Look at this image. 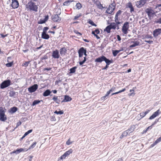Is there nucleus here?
I'll use <instances>...</instances> for the list:
<instances>
[{
    "instance_id": "6ab92c4d",
    "label": "nucleus",
    "mask_w": 161,
    "mask_h": 161,
    "mask_svg": "<svg viewBox=\"0 0 161 161\" xmlns=\"http://www.w3.org/2000/svg\"><path fill=\"white\" fill-rule=\"evenodd\" d=\"M67 51L65 47L61 48L60 49V53L61 56L64 55Z\"/></svg>"
},
{
    "instance_id": "39448f33",
    "label": "nucleus",
    "mask_w": 161,
    "mask_h": 161,
    "mask_svg": "<svg viewBox=\"0 0 161 161\" xmlns=\"http://www.w3.org/2000/svg\"><path fill=\"white\" fill-rule=\"evenodd\" d=\"M7 119V116L5 115V111L3 110L0 111V120L2 121H5Z\"/></svg>"
},
{
    "instance_id": "c756f323",
    "label": "nucleus",
    "mask_w": 161,
    "mask_h": 161,
    "mask_svg": "<svg viewBox=\"0 0 161 161\" xmlns=\"http://www.w3.org/2000/svg\"><path fill=\"white\" fill-rule=\"evenodd\" d=\"M42 101V100H34L32 104V106H34L36 104H37L38 103H39L41 101Z\"/></svg>"
},
{
    "instance_id": "0eeeda50",
    "label": "nucleus",
    "mask_w": 161,
    "mask_h": 161,
    "mask_svg": "<svg viewBox=\"0 0 161 161\" xmlns=\"http://www.w3.org/2000/svg\"><path fill=\"white\" fill-rule=\"evenodd\" d=\"M63 96H54L52 99L56 103L59 104V103L61 102V100L63 99Z\"/></svg>"
},
{
    "instance_id": "5701e85b",
    "label": "nucleus",
    "mask_w": 161,
    "mask_h": 161,
    "mask_svg": "<svg viewBox=\"0 0 161 161\" xmlns=\"http://www.w3.org/2000/svg\"><path fill=\"white\" fill-rule=\"evenodd\" d=\"M131 43H133V44H132L131 45H130V47L131 48L133 47H135L136 46H137L139 45L140 42L138 41H132L131 42Z\"/></svg>"
},
{
    "instance_id": "20e7f679",
    "label": "nucleus",
    "mask_w": 161,
    "mask_h": 161,
    "mask_svg": "<svg viewBox=\"0 0 161 161\" xmlns=\"http://www.w3.org/2000/svg\"><path fill=\"white\" fill-rule=\"evenodd\" d=\"M129 22H126L124 23L122 27V31L125 34H126L128 33L127 31L129 27Z\"/></svg>"
},
{
    "instance_id": "de8ad7c7",
    "label": "nucleus",
    "mask_w": 161,
    "mask_h": 161,
    "mask_svg": "<svg viewBox=\"0 0 161 161\" xmlns=\"http://www.w3.org/2000/svg\"><path fill=\"white\" fill-rule=\"evenodd\" d=\"M132 6V4L130 2L128 3L126 5V8H130Z\"/></svg>"
},
{
    "instance_id": "69168bd1",
    "label": "nucleus",
    "mask_w": 161,
    "mask_h": 161,
    "mask_svg": "<svg viewBox=\"0 0 161 161\" xmlns=\"http://www.w3.org/2000/svg\"><path fill=\"white\" fill-rule=\"evenodd\" d=\"M107 97V96H106V95H105V96L102 97L101 98V100H105V99H106V97Z\"/></svg>"
},
{
    "instance_id": "9d476101",
    "label": "nucleus",
    "mask_w": 161,
    "mask_h": 161,
    "mask_svg": "<svg viewBox=\"0 0 161 161\" xmlns=\"http://www.w3.org/2000/svg\"><path fill=\"white\" fill-rule=\"evenodd\" d=\"M161 33V29L158 28L155 29L153 32V36L155 37H157Z\"/></svg>"
},
{
    "instance_id": "c9c22d12",
    "label": "nucleus",
    "mask_w": 161,
    "mask_h": 161,
    "mask_svg": "<svg viewBox=\"0 0 161 161\" xmlns=\"http://www.w3.org/2000/svg\"><path fill=\"white\" fill-rule=\"evenodd\" d=\"M54 113L56 114H63L64 112L62 110H60V111H58L56 110L54 112Z\"/></svg>"
},
{
    "instance_id": "c03bdc74",
    "label": "nucleus",
    "mask_w": 161,
    "mask_h": 161,
    "mask_svg": "<svg viewBox=\"0 0 161 161\" xmlns=\"http://www.w3.org/2000/svg\"><path fill=\"white\" fill-rule=\"evenodd\" d=\"M46 21H45L44 19H41L39 20V21H38V24H42L45 23Z\"/></svg>"
},
{
    "instance_id": "0e129e2a",
    "label": "nucleus",
    "mask_w": 161,
    "mask_h": 161,
    "mask_svg": "<svg viewBox=\"0 0 161 161\" xmlns=\"http://www.w3.org/2000/svg\"><path fill=\"white\" fill-rule=\"evenodd\" d=\"M117 37L118 40L119 41H120L121 40V38L120 36L119 35H117Z\"/></svg>"
},
{
    "instance_id": "4d7b16f0",
    "label": "nucleus",
    "mask_w": 161,
    "mask_h": 161,
    "mask_svg": "<svg viewBox=\"0 0 161 161\" xmlns=\"http://www.w3.org/2000/svg\"><path fill=\"white\" fill-rule=\"evenodd\" d=\"M114 19H115V20H114L115 21H118V16L115 15V18H114Z\"/></svg>"
},
{
    "instance_id": "680f3d73",
    "label": "nucleus",
    "mask_w": 161,
    "mask_h": 161,
    "mask_svg": "<svg viewBox=\"0 0 161 161\" xmlns=\"http://www.w3.org/2000/svg\"><path fill=\"white\" fill-rule=\"evenodd\" d=\"M95 31L97 34H99L100 33V31L98 29H96Z\"/></svg>"
},
{
    "instance_id": "052dcab7",
    "label": "nucleus",
    "mask_w": 161,
    "mask_h": 161,
    "mask_svg": "<svg viewBox=\"0 0 161 161\" xmlns=\"http://www.w3.org/2000/svg\"><path fill=\"white\" fill-rule=\"evenodd\" d=\"M157 144V143H156V142L155 141L153 144L151 145L150 146V147H153L154 146H155Z\"/></svg>"
},
{
    "instance_id": "a211bd4d",
    "label": "nucleus",
    "mask_w": 161,
    "mask_h": 161,
    "mask_svg": "<svg viewBox=\"0 0 161 161\" xmlns=\"http://www.w3.org/2000/svg\"><path fill=\"white\" fill-rule=\"evenodd\" d=\"M72 150L71 149H70L68 151L65 152L64 154L62 155V157L64 158L68 156L70 154L72 153Z\"/></svg>"
},
{
    "instance_id": "b1692460",
    "label": "nucleus",
    "mask_w": 161,
    "mask_h": 161,
    "mask_svg": "<svg viewBox=\"0 0 161 161\" xmlns=\"http://www.w3.org/2000/svg\"><path fill=\"white\" fill-rule=\"evenodd\" d=\"M111 29H115L117 27V25L115 22L111 23L109 25Z\"/></svg>"
},
{
    "instance_id": "f03ea898",
    "label": "nucleus",
    "mask_w": 161,
    "mask_h": 161,
    "mask_svg": "<svg viewBox=\"0 0 161 161\" xmlns=\"http://www.w3.org/2000/svg\"><path fill=\"white\" fill-rule=\"evenodd\" d=\"M28 7L29 9L35 12L37 11L38 7L35 4V3L33 2H31L28 3Z\"/></svg>"
},
{
    "instance_id": "bb28decb",
    "label": "nucleus",
    "mask_w": 161,
    "mask_h": 161,
    "mask_svg": "<svg viewBox=\"0 0 161 161\" xmlns=\"http://www.w3.org/2000/svg\"><path fill=\"white\" fill-rule=\"evenodd\" d=\"M77 66H75V67H72V68L70 69L69 70V71H70L69 73L71 74V73H75V72L76 69H77Z\"/></svg>"
},
{
    "instance_id": "6e6552de",
    "label": "nucleus",
    "mask_w": 161,
    "mask_h": 161,
    "mask_svg": "<svg viewBox=\"0 0 161 161\" xmlns=\"http://www.w3.org/2000/svg\"><path fill=\"white\" fill-rule=\"evenodd\" d=\"M12 4L11 6L14 9L17 8L19 6V3L17 0H12Z\"/></svg>"
},
{
    "instance_id": "2eb2a0df",
    "label": "nucleus",
    "mask_w": 161,
    "mask_h": 161,
    "mask_svg": "<svg viewBox=\"0 0 161 161\" xmlns=\"http://www.w3.org/2000/svg\"><path fill=\"white\" fill-rule=\"evenodd\" d=\"M28 149L26 150L25 149L20 148V149H17L15 151H14L12 153H15L16 154H18L22 152L26 151Z\"/></svg>"
},
{
    "instance_id": "c85d7f7f",
    "label": "nucleus",
    "mask_w": 161,
    "mask_h": 161,
    "mask_svg": "<svg viewBox=\"0 0 161 161\" xmlns=\"http://www.w3.org/2000/svg\"><path fill=\"white\" fill-rule=\"evenodd\" d=\"M135 128V125H132L127 130H129V132L130 131V132H133Z\"/></svg>"
},
{
    "instance_id": "412c9836",
    "label": "nucleus",
    "mask_w": 161,
    "mask_h": 161,
    "mask_svg": "<svg viewBox=\"0 0 161 161\" xmlns=\"http://www.w3.org/2000/svg\"><path fill=\"white\" fill-rule=\"evenodd\" d=\"M51 92L49 90L47 89L43 92V96L44 97L47 96L50 94Z\"/></svg>"
},
{
    "instance_id": "393cba45",
    "label": "nucleus",
    "mask_w": 161,
    "mask_h": 161,
    "mask_svg": "<svg viewBox=\"0 0 161 161\" xmlns=\"http://www.w3.org/2000/svg\"><path fill=\"white\" fill-rule=\"evenodd\" d=\"M104 61L105 62L107 65H108L112 63V60H109L107 58L105 57H104Z\"/></svg>"
},
{
    "instance_id": "3c124183",
    "label": "nucleus",
    "mask_w": 161,
    "mask_h": 161,
    "mask_svg": "<svg viewBox=\"0 0 161 161\" xmlns=\"http://www.w3.org/2000/svg\"><path fill=\"white\" fill-rule=\"evenodd\" d=\"M121 13H122V11L121 10H119L116 13L115 15H117L118 16H119V15H120L121 14Z\"/></svg>"
},
{
    "instance_id": "a18cd8bd",
    "label": "nucleus",
    "mask_w": 161,
    "mask_h": 161,
    "mask_svg": "<svg viewBox=\"0 0 161 161\" xmlns=\"http://www.w3.org/2000/svg\"><path fill=\"white\" fill-rule=\"evenodd\" d=\"M125 90V88H124L122 90H120L119 92H117L114 93V94L115 95V94H118L119 93H121L122 92H124Z\"/></svg>"
},
{
    "instance_id": "2f4dec72",
    "label": "nucleus",
    "mask_w": 161,
    "mask_h": 161,
    "mask_svg": "<svg viewBox=\"0 0 161 161\" xmlns=\"http://www.w3.org/2000/svg\"><path fill=\"white\" fill-rule=\"evenodd\" d=\"M75 7H76V9H80L81 8L82 5L80 3H76Z\"/></svg>"
},
{
    "instance_id": "864d4df0",
    "label": "nucleus",
    "mask_w": 161,
    "mask_h": 161,
    "mask_svg": "<svg viewBox=\"0 0 161 161\" xmlns=\"http://www.w3.org/2000/svg\"><path fill=\"white\" fill-rule=\"evenodd\" d=\"M72 143L70 142V139H69L66 142V144L68 145H69Z\"/></svg>"
},
{
    "instance_id": "09e8293b",
    "label": "nucleus",
    "mask_w": 161,
    "mask_h": 161,
    "mask_svg": "<svg viewBox=\"0 0 161 161\" xmlns=\"http://www.w3.org/2000/svg\"><path fill=\"white\" fill-rule=\"evenodd\" d=\"M155 141L156 142V143H157L161 141V136L159 137Z\"/></svg>"
},
{
    "instance_id": "37998d69",
    "label": "nucleus",
    "mask_w": 161,
    "mask_h": 161,
    "mask_svg": "<svg viewBox=\"0 0 161 161\" xmlns=\"http://www.w3.org/2000/svg\"><path fill=\"white\" fill-rule=\"evenodd\" d=\"M32 131V130H28L27 132H26L24 135V136H26L29 133H31Z\"/></svg>"
},
{
    "instance_id": "f257e3e1",
    "label": "nucleus",
    "mask_w": 161,
    "mask_h": 161,
    "mask_svg": "<svg viewBox=\"0 0 161 161\" xmlns=\"http://www.w3.org/2000/svg\"><path fill=\"white\" fill-rule=\"evenodd\" d=\"M11 84V81L9 80H7L4 81L0 85V88L3 89L8 87Z\"/></svg>"
},
{
    "instance_id": "6e6d98bb",
    "label": "nucleus",
    "mask_w": 161,
    "mask_h": 161,
    "mask_svg": "<svg viewBox=\"0 0 161 161\" xmlns=\"http://www.w3.org/2000/svg\"><path fill=\"white\" fill-rule=\"evenodd\" d=\"M145 42H146L148 43L149 44H151L153 42V41H152L145 40Z\"/></svg>"
},
{
    "instance_id": "8fccbe9b",
    "label": "nucleus",
    "mask_w": 161,
    "mask_h": 161,
    "mask_svg": "<svg viewBox=\"0 0 161 161\" xmlns=\"http://www.w3.org/2000/svg\"><path fill=\"white\" fill-rule=\"evenodd\" d=\"M116 87L115 86H113V87L109 90L110 92H111L115 90Z\"/></svg>"
},
{
    "instance_id": "72a5a7b5",
    "label": "nucleus",
    "mask_w": 161,
    "mask_h": 161,
    "mask_svg": "<svg viewBox=\"0 0 161 161\" xmlns=\"http://www.w3.org/2000/svg\"><path fill=\"white\" fill-rule=\"evenodd\" d=\"M111 29L109 25L107 26L106 28L104 29V31H106L108 33H109L110 32V30Z\"/></svg>"
},
{
    "instance_id": "e2e57ef3",
    "label": "nucleus",
    "mask_w": 161,
    "mask_h": 161,
    "mask_svg": "<svg viewBox=\"0 0 161 161\" xmlns=\"http://www.w3.org/2000/svg\"><path fill=\"white\" fill-rule=\"evenodd\" d=\"M51 69V68H45L43 69V70H44V71H45V70L49 71V70H50Z\"/></svg>"
},
{
    "instance_id": "9b49d317",
    "label": "nucleus",
    "mask_w": 161,
    "mask_h": 161,
    "mask_svg": "<svg viewBox=\"0 0 161 161\" xmlns=\"http://www.w3.org/2000/svg\"><path fill=\"white\" fill-rule=\"evenodd\" d=\"M146 3V0H140L136 2V5L138 7L140 8L144 5Z\"/></svg>"
},
{
    "instance_id": "7ed1b4c3",
    "label": "nucleus",
    "mask_w": 161,
    "mask_h": 161,
    "mask_svg": "<svg viewBox=\"0 0 161 161\" xmlns=\"http://www.w3.org/2000/svg\"><path fill=\"white\" fill-rule=\"evenodd\" d=\"M145 12L147 14L149 19H151L155 14L154 11L151 8H147L145 10Z\"/></svg>"
},
{
    "instance_id": "79ce46f5",
    "label": "nucleus",
    "mask_w": 161,
    "mask_h": 161,
    "mask_svg": "<svg viewBox=\"0 0 161 161\" xmlns=\"http://www.w3.org/2000/svg\"><path fill=\"white\" fill-rule=\"evenodd\" d=\"M13 64V62H11L8 63L6 64V65L7 67H11Z\"/></svg>"
},
{
    "instance_id": "423d86ee",
    "label": "nucleus",
    "mask_w": 161,
    "mask_h": 161,
    "mask_svg": "<svg viewBox=\"0 0 161 161\" xmlns=\"http://www.w3.org/2000/svg\"><path fill=\"white\" fill-rule=\"evenodd\" d=\"M38 85L35 84L28 88V91L30 93H32L35 92L38 89Z\"/></svg>"
},
{
    "instance_id": "f704fd0d",
    "label": "nucleus",
    "mask_w": 161,
    "mask_h": 161,
    "mask_svg": "<svg viewBox=\"0 0 161 161\" xmlns=\"http://www.w3.org/2000/svg\"><path fill=\"white\" fill-rule=\"evenodd\" d=\"M72 1L70 0H68L64 2L63 5L64 6H68L69 5L70 3L72 2Z\"/></svg>"
},
{
    "instance_id": "f3484780",
    "label": "nucleus",
    "mask_w": 161,
    "mask_h": 161,
    "mask_svg": "<svg viewBox=\"0 0 161 161\" xmlns=\"http://www.w3.org/2000/svg\"><path fill=\"white\" fill-rule=\"evenodd\" d=\"M104 56L103 55L100 57L96 58L95 61V62L101 63L102 62L104 61Z\"/></svg>"
},
{
    "instance_id": "dca6fc26",
    "label": "nucleus",
    "mask_w": 161,
    "mask_h": 161,
    "mask_svg": "<svg viewBox=\"0 0 161 161\" xmlns=\"http://www.w3.org/2000/svg\"><path fill=\"white\" fill-rule=\"evenodd\" d=\"M64 98L62 101V103L63 102H67L70 101L72 100V98L69 96L67 95L64 96Z\"/></svg>"
},
{
    "instance_id": "ea45409f",
    "label": "nucleus",
    "mask_w": 161,
    "mask_h": 161,
    "mask_svg": "<svg viewBox=\"0 0 161 161\" xmlns=\"http://www.w3.org/2000/svg\"><path fill=\"white\" fill-rule=\"evenodd\" d=\"M129 133V130H127L124 131L122 133V134H123V136H126L128 135Z\"/></svg>"
},
{
    "instance_id": "4be33fe9",
    "label": "nucleus",
    "mask_w": 161,
    "mask_h": 161,
    "mask_svg": "<svg viewBox=\"0 0 161 161\" xmlns=\"http://www.w3.org/2000/svg\"><path fill=\"white\" fill-rule=\"evenodd\" d=\"M123 48H121V49L119 50H115L113 51V54L114 56H116L117 54L120 52L123 51Z\"/></svg>"
},
{
    "instance_id": "a19ab883",
    "label": "nucleus",
    "mask_w": 161,
    "mask_h": 161,
    "mask_svg": "<svg viewBox=\"0 0 161 161\" xmlns=\"http://www.w3.org/2000/svg\"><path fill=\"white\" fill-rule=\"evenodd\" d=\"M154 22L157 24H161V18H159L158 19L154 21Z\"/></svg>"
},
{
    "instance_id": "603ef678",
    "label": "nucleus",
    "mask_w": 161,
    "mask_h": 161,
    "mask_svg": "<svg viewBox=\"0 0 161 161\" xmlns=\"http://www.w3.org/2000/svg\"><path fill=\"white\" fill-rule=\"evenodd\" d=\"M130 13H132L134 11V9L133 6L130 7Z\"/></svg>"
},
{
    "instance_id": "473e14b6",
    "label": "nucleus",
    "mask_w": 161,
    "mask_h": 161,
    "mask_svg": "<svg viewBox=\"0 0 161 161\" xmlns=\"http://www.w3.org/2000/svg\"><path fill=\"white\" fill-rule=\"evenodd\" d=\"M16 94V92L14 91H10L9 92V96L11 97H14Z\"/></svg>"
},
{
    "instance_id": "4c0bfd02",
    "label": "nucleus",
    "mask_w": 161,
    "mask_h": 161,
    "mask_svg": "<svg viewBox=\"0 0 161 161\" xmlns=\"http://www.w3.org/2000/svg\"><path fill=\"white\" fill-rule=\"evenodd\" d=\"M30 62V61L25 62L22 64V66L26 67L28 66Z\"/></svg>"
},
{
    "instance_id": "338daca9",
    "label": "nucleus",
    "mask_w": 161,
    "mask_h": 161,
    "mask_svg": "<svg viewBox=\"0 0 161 161\" xmlns=\"http://www.w3.org/2000/svg\"><path fill=\"white\" fill-rule=\"evenodd\" d=\"M0 36H1L2 38H4V37H5L7 36V35L6 34V35H3V34H0Z\"/></svg>"
},
{
    "instance_id": "58836bf2",
    "label": "nucleus",
    "mask_w": 161,
    "mask_h": 161,
    "mask_svg": "<svg viewBox=\"0 0 161 161\" xmlns=\"http://www.w3.org/2000/svg\"><path fill=\"white\" fill-rule=\"evenodd\" d=\"M86 57H84V60L82 61H80L79 62L80 65H82L86 62Z\"/></svg>"
},
{
    "instance_id": "bf43d9fd",
    "label": "nucleus",
    "mask_w": 161,
    "mask_h": 161,
    "mask_svg": "<svg viewBox=\"0 0 161 161\" xmlns=\"http://www.w3.org/2000/svg\"><path fill=\"white\" fill-rule=\"evenodd\" d=\"M88 23L92 25L94 23L91 20H90L88 22Z\"/></svg>"
},
{
    "instance_id": "aec40b11",
    "label": "nucleus",
    "mask_w": 161,
    "mask_h": 161,
    "mask_svg": "<svg viewBox=\"0 0 161 161\" xmlns=\"http://www.w3.org/2000/svg\"><path fill=\"white\" fill-rule=\"evenodd\" d=\"M42 38L44 39L47 40L49 38V35L47 34V33H42Z\"/></svg>"
},
{
    "instance_id": "774afa93",
    "label": "nucleus",
    "mask_w": 161,
    "mask_h": 161,
    "mask_svg": "<svg viewBox=\"0 0 161 161\" xmlns=\"http://www.w3.org/2000/svg\"><path fill=\"white\" fill-rule=\"evenodd\" d=\"M98 8L100 9H102V8H103V5L100 3V4L99 5Z\"/></svg>"
},
{
    "instance_id": "1a4fd4ad",
    "label": "nucleus",
    "mask_w": 161,
    "mask_h": 161,
    "mask_svg": "<svg viewBox=\"0 0 161 161\" xmlns=\"http://www.w3.org/2000/svg\"><path fill=\"white\" fill-rule=\"evenodd\" d=\"M52 56L54 58H58L60 56L58 51L57 49L53 51L52 53Z\"/></svg>"
},
{
    "instance_id": "a878e982",
    "label": "nucleus",
    "mask_w": 161,
    "mask_h": 161,
    "mask_svg": "<svg viewBox=\"0 0 161 161\" xmlns=\"http://www.w3.org/2000/svg\"><path fill=\"white\" fill-rule=\"evenodd\" d=\"M149 110H147L145 112H142L140 114V116L141 117V118H142L144 117L149 112Z\"/></svg>"
},
{
    "instance_id": "5fc2aeb1",
    "label": "nucleus",
    "mask_w": 161,
    "mask_h": 161,
    "mask_svg": "<svg viewBox=\"0 0 161 161\" xmlns=\"http://www.w3.org/2000/svg\"><path fill=\"white\" fill-rule=\"evenodd\" d=\"M74 32L75 34H79L80 36H81L82 35V34L81 33L76 30L74 31Z\"/></svg>"
},
{
    "instance_id": "cd10ccee",
    "label": "nucleus",
    "mask_w": 161,
    "mask_h": 161,
    "mask_svg": "<svg viewBox=\"0 0 161 161\" xmlns=\"http://www.w3.org/2000/svg\"><path fill=\"white\" fill-rule=\"evenodd\" d=\"M18 110V108L16 107H14L10 108V112L11 113H14L15 112Z\"/></svg>"
},
{
    "instance_id": "4468645a",
    "label": "nucleus",
    "mask_w": 161,
    "mask_h": 161,
    "mask_svg": "<svg viewBox=\"0 0 161 161\" xmlns=\"http://www.w3.org/2000/svg\"><path fill=\"white\" fill-rule=\"evenodd\" d=\"M115 9L114 7H113L109 5L108 8L106 11V13L108 14H112Z\"/></svg>"
},
{
    "instance_id": "e433bc0d",
    "label": "nucleus",
    "mask_w": 161,
    "mask_h": 161,
    "mask_svg": "<svg viewBox=\"0 0 161 161\" xmlns=\"http://www.w3.org/2000/svg\"><path fill=\"white\" fill-rule=\"evenodd\" d=\"M36 142H35L33 143L32 144L30 147H29V148L28 149H30L31 148H34L35 147V146L36 145Z\"/></svg>"
},
{
    "instance_id": "ddd939ff",
    "label": "nucleus",
    "mask_w": 161,
    "mask_h": 161,
    "mask_svg": "<svg viewBox=\"0 0 161 161\" xmlns=\"http://www.w3.org/2000/svg\"><path fill=\"white\" fill-rule=\"evenodd\" d=\"M159 114V109H158L156 112H154L153 114L149 118V119H152L154 118Z\"/></svg>"
},
{
    "instance_id": "7c9ffc66",
    "label": "nucleus",
    "mask_w": 161,
    "mask_h": 161,
    "mask_svg": "<svg viewBox=\"0 0 161 161\" xmlns=\"http://www.w3.org/2000/svg\"><path fill=\"white\" fill-rule=\"evenodd\" d=\"M86 50V49H85L84 47H81L78 50V52H80L81 53L83 54Z\"/></svg>"
},
{
    "instance_id": "f8f14e48",
    "label": "nucleus",
    "mask_w": 161,
    "mask_h": 161,
    "mask_svg": "<svg viewBox=\"0 0 161 161\" xmlns=\"http://www.w3.org/2000/svg\"><path fill=\"white\" fill-rule=\"evenodd\" d=\"M52 20L54 22H59L61 20V18H60L58 15L55 14L53 15L52 17Z\"/></svg>"
},
{
    "instance_id": "13d9d810",
    "label": "nucleus",
    "mask_w": 161,
    "mask_h": 161,
    "mask_svg": "<svg viewBox=\"0 0 161 161\" xmlns=\"http://www.w3.org/2000/svg\"><path fill=\"white\" fill-rule=\"evenodd\" d=\"M48 15H46L45 16V18H44V19L45 21L46 22L47 21L48 19Z\"/></svg>"
},
{
    "instance_id": "49530a36",
    "label": "nucleus",
    "mask_w": 161,
    "mask_h": 161,
    "mask_svg": "<svg viewBox=\"0 0 161 161\" xmlns=\"http://www.w3.org/2000/svg\"><path fill=\"white\" fill-rule=\"evenodd\" d=\"M49 29L48 27H45L43 29V32L42 33H47V31Z\"/></svg>"
}]
</instances>
